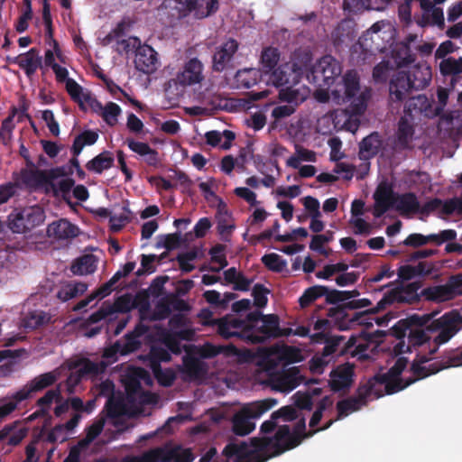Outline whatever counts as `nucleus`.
Listing matches in <instances>:
<instances>
[{"mask_svg":"<svg viewBox=\"0 0 462 462\" xmlns=\"http://www.w3.org/2000/svg\"><path fill=\"white\" fill-rule=\"evenodd\" d=\"M319 430L306 431V420L301 417L292 430L287 424L279 426L273 437H254L250 442H229L222 454L226 458L236 457L235 462H265L298 447L303 439L311 438Z\"/></svg>","mask_w":462,"mask_h":462,"instance_id":"nucleus-1","label":"nucleus"},{"mask_svg":"<svg viewBox=\"0 0 462 462\" xmlns=\"http://www.w3.org/2000/svg\"><path fill=\"white\" fill-rule=\"evenodd\" d=\"M369 377L365 383L360 384L356 390V395L337 402V420L347 416L350 412L356 411L366 406L369 402L376 400L386 394L398 393L418 380L424 377Z\"/></svg>","mask_w":462,"mask_h":462,"instance_id":"nucleus-2","label":"nucleus"},{"mask_svg":"<svg viewBox=\"0 0 462 462\" xmlns=\"http://www.w3.org/2000/svg\"><path fill=\"white\" fill-rule=\"evenodd\" d=\"M138 335L130 334L125 337L124 342H116L111 348L106 349L103 358L97 361H92L82 355H74L67 359L57 370L58 375L69 373V375H98L105 373L110 361L105 359H114L116 354L126 355L136 350L141 342L137 339Z\"/></svg>","mask_w":462,"mask_h":462,"instance_id":"nucleus-3","label":"nucleus"},{"mask_svg":"<svg viewBox=\"0 0 462 462\" xmlns=\"http://www.w3.org/2000/svg\"><path fill=\"white\" fill-rule=\"evenodd\" d=\"M435 315L436 313L432 312L422 316L414 315L411 318L412 323L419 327H425L424 330L438 333L432 338L433 347L430 350V355H434L439 346L448 342L462 328V316L456 311H450L439 319H432Z\"/></svg>","mask_w":462,"mask_h":462,"instance_id":"nucleus-4","label":"nucleus"},{"mask_svg":"<svg viewBox=\"0 0 462 462\" xmlns=\"http://www.w3.org/2000/svg\"><path fill=\"white\" fill-rule=\"evenodd\" d=\"M331 98L337 104L349 103V112L352 115H362L371 97L369 88H361L359 75L356 70H348L342 79V83L331 90Z\"/></svg>","mask_w":462,"mask_h":462,"instance_id":"nucleus-5","label":"nucleus"},{"mask_svg":"<svg viewBox=\"0 0 462 462\" xmlns=\"http://www.w3.org/2000/svg\"><path fill=\"white\" fill-rule=\"evenodd\" d=\"M302 360L301 351L294 346L275 345L269 348L263 349L257 365L265 372H269L268 375H280L274 371L280 368H285L287 365L300 362ZM297 367L290 369L289 374L282 375H296Z\"/></svg>","mask_w":462,"mask_h":462,"instance_id":"nucleus-6","label":"nucleus"},{"mask_svg":"<svg viewBox=\"0 0 462 462\" xmlns=\"http://www.w3.org/2000/svg\"><path fill=\"white\" fill-rule=\"evenodd\" d=\"M276 404V399L268 398L245 406L234 414L231 420L232 431L235 435L241 437L250 434L255 429V423L253 420Z\"/></svg>","mask_w":462,"mask_h":462,"instance_id":"nucleus-7","label":"nucleus"},{"mask_svg":"<svg viewBox=\"0 0 462 462\" xmlns=\"http://www.w3.org/2000/svg\"><path fill=\"white\" fill-rule=\"evenodd\" d=\"M125 386L126 402L136 413H141L144 405H156L160 401L157 393L144 391L142 382L147 385L152 384V377H120Z\"/></svg>","mask_w":462,"mask_h":462,"instance_id":"nucleus-8","label":"nucleus"},{"mask_svg":"<svg viewBox=\"0 0 462 462\" xmlns=\"http://www.w3.org/2000/svg\"><path fill=\"white\" fill-rule=\"evenodd\" d=\"M248 343L259 344L270 337L282 336L279 328V318L276 315H262L252 312L247 315Z\"/></svg>","mask_w":462,"mask_h":462,"instance_id":"nucleus-9","label":"nucleus"},{"mask_svg":"<svg viewBox=\"0 0 462 462\" xmlns=\"http://www.w3.org/2000/svg\"><path fill=\"white\" fill-rule=\"evenodd\" d=\"M58 377H35L28 384L15 392L11 397L0 399V420L10 415L19 402L31 397L32 393L40 392L52 385Z\"/></svg>","mask_w":462,"mask_h":462,"instance_id":"nucleus-10","label":"nucleus"},{"mask_svg":"<svg viewBox=\"0 0 462 462\" xmlns=\"http://www.w3.org/2000/svg\"><path fill=\"white\" fill-rule=\"evenodd\" d=\"M8 221L13 232L23 234L44 221V212L40 207H28L12 213Z\"/></svg>","mask_w":462,"mask_h":462,"instance_id":"nucleus-11","label":"nucleus"},{"mask_svg":"<svg viewBox=\"0 0 462 462\" xmlns=\"http://www.w3.org/2000/svg\"><path fill=\"white\" fill-rule=\"evenodd\" d=\"M370 305L371 301L368 299L354 300L342 306L331 308L328 311V316L335 321V324L340 330H346L354 324H362L361 319L364 317L363 313L357 312L349 315L346 312V310L362 309Z\"/></svg>","mask_w":462,"mask_h":462,"instance_id":"nucleus-12","label":"nucleus"},{"mask_svg":"<svg viewBox=\"0 0 462 462\" xmlns=\"http://www.w3.org/2000/svg\"><path fill=\"white\" fill-rule=\"evenodd\" d=\"M421 294L425 300L437 303L451 300L462 295V274L450 277L445 284L425 288Z\"/></svg>","mask_w":462,"mask_h":462,"instance_id":"nucleus-13","label":"nucleus"},{"mask_svg":"<svg viewBox=\"0 0 462 462\" xmlns=\"http://www.w3.org/2000/svg\"><path fill=\"white\" fill-rule=\"evenodd\" d=\"M254 383H258L265 387L271 388L273 392L288 393L297 388L302 382L308 386L319 384L321 380L319 377H253Z\"/></svg>","mask_w":462,"mask_h":462,"instance_id":"nucleus-14","label":"nucleus"},{"mask_svg":"<svg viewBox=\"0 0 462 462\" xmlns=\"http://www.w3.org/2000/svg\"><path fill=\"white\" fill-rule=\"evenodd\" d=\"M340 63L330 55L322 57L312 69L316 83L329 88L335 79L341 74Z\"/></svg>","mask_w":462,"mask_h":462,"instance_id":"nucleus-15","label":"nucleus"},{"mask_svg":"<svg viewBox=\"0 0 462 462\" xmlns=\"http://www.w3.org/2000/svg\"><path fill=\"white\" fill-rule=\"evenodd\" d=\"M205 80L204 64L198 58L186 60L176 74L175 81L181 87H191Z\"/></svg>","mask_w":462,"mask_h":462,"instance_id":"nucleus-16","label":"nucleus"},{"mask_svg":"<svg viewBox=\"0 0 462 462\" xmlns=\"http://www.w3.org/2000/svg\"><path fill=\"white\" fill-rule=\"evenodd\" d=\"M418 289V285L414 282L393 289L377 303L375 311L383 310L386 305L393 303L411 304L416 302L419 299Z\"/></svg>","mask_w":462,"mask_h":462,"instance_id":"nucleus-17","label":"nucleus"},{"mask_svg":"<svg viewBox=\"0 0 462 462\" xmlns=\"http://www.w3.org/2000/svg\"><path fill=\"white\" fill-rule=\"evenodd\" d=\"M238 47V42L233 38H228L226 42L216 47L212 57V69L216 72H222L226 69Z\"/></svg>","mask_w":462,"mask_h":462,"instance_id":"nucleus-18","label":"nucleus"},{"mask_svg":"<svg viewBox=\"0 0 462 462\" xmlns=\"http://www.w3.org/2000/svg\"><path fill=\"white\" fill-rule=\"evenodd\" d=\"M431 212H437L440 217L452 214L462 215V196L445 201L439 199H433L428 201L422 206L421 213L430 214Z\"/></svg>","mask_w":462,"mask_h":462,"instance_id":"nucleus-19","label":"nucleus"},{"mask_svg":"<svg viewBox=\"0 0 462 462\" xmlns=\"http://www.w3.org/2000/svg\"><path fill=\"white\" fill-rule=\"evenodd\" d=\"M345 340L342 336H331L327 340L322 354L315 355L309 362V369L312 374H323L325 367L328 365L331 361V355L337 351L340 343Z\"/></svg>","mask_w":462,"mask_h":462,"instance_id":"nucleus-20","label":"nucleus"},{"mask_svg":"<svg viewBox=\"0 0 462 462\" xmlns=\"http://www.w3.org/2000/svg\"><path fill=\"white\" fill-rule=\"evenodd\" d=\"M218 333L225 338L238 337L248 343L249 332L247 319L224 318L219 319Z\"/></svg>","mask_w":462,"mask_h":462,"instance_id":"nucleus-21","label":"nucleus"},{"mask_svg":"<svg viewBox=\"0 0 462 462\" xmlns=\"http://www.w3.org/2000/svg\"><path fill=\"white\" fill-rule=\"evenodd\" d=\"M409 77L404 70L394 73L389 82V99L391 103L402 102L412 91Z\"/></svg>","mask_w":462,"mask_h":462,"instance_id":"nucleus-22","label":"nucleus"},{"mask_svg":"<svg viewBox=\"0 0 462 462\" xmlns=\"http://www.w3.org/2000/svg\"><path fill=\"white\" fill-rule=\"evenodd\" d=\"M135 68L145 74H152L157 70L159 60L157 52L149 45L138 48L134 58Z\"/></svg>","mask_w":462,"mask_h":462,"instance_id":"nucleus-23","label":"nucleus"},{"mask_svg":"<svg viewBox=\"0 0 462 462\" xmlns=\"http://www.w3.org/2000/svg\"><path fill=\"white\" fill-rule=\"evenodd\" d=\"M395 197L396 194L393 193V189L389 186L385 184L379 185L374 194V216L375 217H380L388 209L393 208Z\"/></svg>","mask_w":462,"mask_h":462,"instance_id":"nucleus-24","label":"nucleus"},{"mask_svg":"<svg viewBox=\"0 0 462 462\" xmlns=\"http://www.w3.org/2000/svg\"><path fill=\"white\" fill-rule=\"evenodd\" d=\"M404 114L412 118L419 114L429 118L436 116L433 105L425 95H418L409 98L405 103Z\"/></svg>","mask_w":462,"mask_h":462,"instance_id":"nucleus-25","label":"nucleus"},{"mask_svg":"<svg viewBox=\"0 0 462 462\" xmlns=\"http://www.w3.org/2000/svg\"><path fill=\"white\" fill-rule=\"evenodd\" d=\"M176 456L174 446L164 445L134 456L135 462H173Z\"/></svg>","mask_w":462,"mask_h":462,"instance_id":"nucleus-26","label":"nucleus"},{"mask_svg":"<svg viewBox=\"0 0 462 462\" xmlns=\"http://www.w3.org/2000/svg\"><path fill=\"white\" fill-rule=\"evenodd\" d=\"M47 235L55 240H67L76 237L79 235V228L67 219L62 218L53 221L48 226Z\"/></svg>","mask_w":462,"mask_h":462,"instance_id":"nucleus-27","label":"nucleus"},{"mask_svg":"<svg viewBox=\"0 0 462 462\" xmlns=\"http://www.w3.org/2000/svg\"><path fill=\"white\" fill-rule=\"evenodd\" d=\"M67 174L68 171L63 167L51 169L47 171L30 170L23 173V179L30 185H41L49 183L50 180L65 177Z\"/></svg>","mask_w":462,"mask_h":462,"instance_id":"nucleus-28","label":"nucleus"},{"mask_svg":"<svg viewBox=\"0 0 462 462\" xmlns=\"http://www.w3.org/2000/svg\"><path fill=\"white\" fill-rule=\"evenodd\" d=\"M405 72L413 90L425 88L431 80V69L426 64L414 65Z\"/></svg>","mask_w":462,"mask_h":462,"instance_id":"nucleus-29","label":"nucleus"},{"mask_svg":"<svg viewBox=\"0 0 462 462\" xmlns=\"http://www.w3.org/2000/svg\"><path fill=\"white\" fill-rule=\"evenodd\" d=\"M12 62L16 63L31 78L42 67V57L37 49L32 48L29 51L12 59Z\"/></svg>","mask_w":462,"mask_h":462,"instance_id":"nucleus-30","label":"nucleus"},{"mask_svg":"<svg viewBox=\"0 0 462 462\" xmlns=\"http://www.w3.org/2000/svg\"><path fill=\"white\" fill-rule=\"evenodd\" d=\"M129 149L137 153L150 166H158L160 163L159 153L156 150L151 148L148 143L134 141L133 138L125 140Z\"/></svg>","mask_w":462,"mask_h":462,"instance_id":"nucleus-31","label":"nucleus"},{"mask_svg":"<svg viewBox=\"0 0 462 462\" xmlns=\"http://www.w3.org/2000/svg\"><path fill=\"white\" fill-rule=\"evenodd\" d=\"M462 365V347L450 352L441 360H435L424 366L423 369L429 374H437L444 368L457 367Z\"/></svg>","mask_w":462,"mask_h":462,"instance_id":"nucleus-32","label":"nucleus"},{"mask_svg":"<svg viewBox=\"0 0 462 462\" xmlns=\"http://www.w3.org/2000/svg\"><path fill=\"white\" fill-rule=\"evenodd\" d=\"M161 7L173 19L186 17L192 12L190 0H164Z\"/></svg>","mask_w":462,"mask_h":462,"instance_id":"nucleus-33","label":"nucleus"},{"mask_svg":"<svg viewBox=\"0 0 462 462\" xmlns=\"http://www.w3.org/2000/svg\"><path fill=\"white\" fill-rule=\"evenodd\" d=\"M428 332L424 330L421 328H410L409 334H408V342L409 345L406 346V350L403 349L405 346L404 343H400L395 346V349L398 348L399 352H404L410 350V346H420L425 345L426 343L429 344V351L430 348L433 347L432 340H430V337L428 336Z\"/></svg>","mask_w":462,"mask_h":462,"instance_id":"nucleus-34","label":"nucleus"},{"mask_svg":"<svg viewBox=\"0 0 462 462\" xmlns=\"http://www.w3.org/2000/svg\"><path fill=\"white\" fill-rule=\"evenodd\" d=\"M382 145L380 136L377 133H373L363 139L359 144V158L363 161H368L375 156Z\"/></svg>","mask_w":462,"mask_h":462,"instance_id":"nucleus-35","label":"nucleus"},{"mask_svg":"<svg viewBox=\"0 0 462 462\" xmlns=\"http://www.w3.org/2000/svg\"><path fill=\"white\" fill-rule=\"evenodd\" d=\"M393 208L401 215L415 213L420 208V203L413 193L396 194Z\"/></svg>","mask_w":462,"mask_h":462,"instance_id":"nucleus-36","label":"nucleus"},{"mask_svg":"<svg viewBox=\"0 0 462 462\" xmlns=\"http://www.w3.org/2000/svg\"><path fill=\"white\" fill-rule=\"evenodd\" d=\"M87 289L88 285L85 282L75 281L65 282L61 283L57 292V297L62 301H67L82 295Z\"/></svg>","mask_w":462,"mask_h":462,"instance_id":"nucleus-37","label":"nucleus"},{"mask_svg":"<svg viewBox=\"0 0 462 462\" xmlns=\"http://www.w3.org/2000/svg\"><path fill=\"white\" fill-rule=\"evenodd\" d=\"M97 258L93 254H84L76 259L70 271L76 275H87L93 273L97 269Z\"/></svg>","mask_w":462,"mask_h":462,"instance_id":"nucleus-38","label":"nucleus"},{"mask_svg":"<svg viewBox=\"0 0 462 462\" xmlns=\"http://www.w3.org/2000/svg\"><path fill=\"white\" fill-rule=\"evenodd\" d=\"M379 31L380 25L375 23L359 39L358 43L365 51L374 53L375 51H383L382 46L374 44L375 42L380 39V36L378 35Z\"/></svg>","mask_w":462,"mask_h":462,"instance_id":"nucleus-39","label":"nucleus"},{"mask_svg":"<svg viewBox=\"0 0 462 462\" xmlns=\"http://www.w3.org/2000/svg\"><path fill=\"white\" fill-rule=\"evenodd\" d=\"M316 161L317 153L314 151L296 144L295 152L286 160V166L290 168H300L302 162H315Z\"/></svg>","mask_w":462,"mask_h":462,"instance_id":"nucleus-40","label":"nucleus"},{"mask_svg":"<svg viewBox=\"0 0 462 462\" xmlns=\"http://www.w3.org/2000/svg\"><path fill=\"white\" fill-rule=\"evenodd\" d=\"M414 134L413 118L404 114L398 125L397 139L401 146L406 147Z\"/></svg>","mask_w":462,"mask_h":462,"instance_id":"nucleus-41","label":"nucleus"},{"mask_svg":"<svg viewBox=\"0 0 462 462\" xmlns=\"http://www.w3.org/2000/svg\"><path fill=\"white\" fill-rule=\"evenodd\" d=\"M280 60V52L276 48L268 47L262 51L261 70L264 74H270L278 67Z\"/></svg>","mask_w":462,"mask_h":462,"instance_id":"nucleus-42","label":"nucleus"},{"mask_svg":"<svg viewBox=\"0 0 462 462\" xmlns=\"http://www.w3.org/2000/svg\"><path fill=\"white\" fill-rule=\"evenodd\" d=\"M192 12L198 19L205 18L218 8V0H190Z\"/></svg>","mask_w":462,"mask_h":462,"instance_id":"nucleus-43","label":"nucleus"},{"mask_svg":"<svg viewBox=\"0 0 462 462\" xmlns=\"http://www.w3.org/2000/svg\"><path fill=\"white\" fill-rule=\"evenodd\" d=\"M307 90L305 88L300 89L293 87H286L279 91V98L287 104L298 106L307 98Z\"/></svg>","mask_w":462,"mask_h":462,"instance_id":"nucleus-44","label":"nucleus"},{"mask_svg":"<svg viewBox=\"0 0 462 462\" xmlns=\"http://www.w3.org/2000/svg\"><path fill=\"white\" fill-rule=\"evenodd\" d=\"M97 107L98 109L97 111L108 125L114 126L117 124V118L122 111L117 104L108 102L105 106H102L101 103L97 102Z\"/></svg>","mask_w":462,"mask_h":462,"instance_id":"nucleus-45","label":"nucleus"},{"mask_svg":"<svg viewBox=\"0 0 462 462\" xmlns=\"http://www.w3.org/2000/svg\"><path fill=\"white\" fill-rule=\"evenodd\" d=\"M114 157L109 152H103L86 164V168L96 173H101L103 171L112 167Z\"/></svg>","mask_w":462,"mask_h":462,"instance_id":"nucleus-46","label":"nucleus"},{"mask_svg":"<svg viewBox=\"0 0 462 462\" xmlns=\"http://www.w3.org/2000/svg\"><path fill=\"white\" fill-rule=\"evenodd\" d=\"M205 136L208 144L212 146L221 145L225 150L229 149L231 142L235 139V134L228 130L223 133L210 131Z\"/></svg>","mask_w":462,"mask_h":462,"instance_id":"nucleus-47","label":"nucleus"},{"mask_svg":"<svg viewBox=\"0 0 462 462\" xmlns=\"http://www.w3.org/2000/svg\"><path fill=\"white\" fill-rule=\"evenodd\" d=\"M66 90L71 98L75 102L79 103V106H83L91 100L90 94L88 92H85L81 86L72 79L66 80Z\"/></svg>","mask_w":462,"mask_h":462,"instance_id":"nucleus-48","label":"nucleus"},{"mask_svg":"<svg viewBox=\"0 0 462 462\" xmlns=\"http://www.w3.org/2000/svg\"><path fill=\"white\" fill-rule=\"evenodd\" d=\"M121 25H118L116 29L114 30L115 37L117 38V51L119 53H128L130 51H135L137 52L138 48L142 47L141 41L137 37H128L127 39H119Z\"/></svg>","mask_w":462,"mask_h":462,"instance_id":"nucleus-49","label":"nucleus"},{"mask_svg":"<svg viewBox=\"0 0 462 462\" xmlns=\"http://www.w3.org/2000/svg\"><path fill=\"white\" fill-rule=\"evenodd\" d=\"M440 73L444 76L456 77L462 73V57H448L439 62Z\"/></svg>","mask_w":462,"mask_h":462,"instance_id":"nucleus-50","label":"nucleus"},{"mask_svg":"<svg viewBox=\"0 0 462 462\" xmlns=\"http://www.w3.org/2000/svg\"><path fill=\"white\" fill-rule=\"evenodd\" d=\"M426 245H441L444 243H449L457 239V232L453 229L441 230L437 234L424 235Z\"/></svg>","mask_w":462,"mask_h":462,"instance_id":"nucleus-51","label":"nucleus"},{"mask_svg":"<svg viewBox=\"0 0 462 462\" xmlns=\"http://www.w3.org/2000/svg\"><path fill=\"white\" fill-rule=\"evenodd\" d=\"M328 288L325 286L315 285L307 289L300 298L299 302L301 308H306L316 300L319 297L325 295Z\"/></svg>","mask_w":462,"mask_h":462,"instance_id":"nucleus-52","label":"nucleus"},{"mask_svg":"<svg viewBox=\"0 0 462 462\" xmlns=\"http://www.w3.org/2000/svg\"><path fill=\"white\" fill-rule=\"evenodd\" d=\"M354 383V377H331L328 386L333 393L345 395Z\"/></svg>","mask_w":462,"mask_h":462,"instance_id":"nucleus-53","label":"nucleus"},{"mask_svg":"<svg viewBox=\"0 0 462 462\" xmlns=\"http://www.w3.org/2000/svg\"><path fill=\"white\" fill-rule=\"evenodd\" d=\"M258 73L255 69L239 70L236 74V80L240 87L250 88L256 84Z\"/></svg>","mask_w":462,"mask_h":462,"instance_id":"nucleus-54","label":"nucleus"},{"mask_svg":"<svg viewBox=\"0 0 462 462\" xmlns=\"http://www.w3.org/2000/svg\"><path fill=\"white\" fill-rule=\"evenodd\" d=\"M50 319L48 314L42 310L32 311L23 319V326L26 328L35 329L45 324Z\"/></svg>","mask_w":462,"mask_h":462,"instance_id":"nucleus-55","label":"nucleus"},{"mask_svg":"<svg viewBox=\"0 0 462 462\" xmlns=\"http://www.w3.org/2000/svg\"><path fill=\"white\" fill-rule=\"evenodd\" d=\"M183 371L187 375H203L204 363L198 357L186 356L183 358Z\"/></svg>","mask_w":462,"mask_h":462,"instance_id":"nucleus-56","label":"nucleus"},{"mask_svg":"<svg viewBox=\"0 0 462 462\" xmlns=\"http://www.w3.org/2000/svg\"><path fill=\"white\" fill-rule=\"evenodd\" d=\"M60 386L61 384L56 389L47 391L46 393L37 401L38 406L42 408V412H47L53 401L60 402L62 400L60 390Z\"/></svg>","mask_w":462,"mask_h":462,"instance_id":"nucleus-57","label":"nucleus"},{"mask_svg":"<svg viewBox=\"0 0 462 462\" xmlns=\"http://www.w3.org/2000/svg\"><path fill=\"white\" fill-rule=\"evenodd\" d=\"M55 179L54 180H50V184L52 187V189L56 195H61L66 197L69 194L72 187L74 186V180L70 178H62L60 180Z\"/></svg>","mask_w":462,"mask_h":462,"instance_id":"nucleus-58","label":"nucleus"},{"mask_svg":"<svg viewBox=\"0 0 462 462\" xmlns=\"http://www.w3.org/2000/svg\"><path fill=\"white\" fill-rule=\"evenodd\" d=\"M120 310L119 301L112 305L108 302H104L102 307L89 317V320L92 323H97L106 317L116 313Z\"/></svg>","mask_w":462,"mask_h":462,"instance_id":"nucleus-59","label":"nucleus"},{"mask_svg":"<svg viewBox=\"0 0 462 462\" xmlns=\"http://www.w3.org/2000/svg\"><path fill=\"white\" fill-rule=\"evenodd\" d=\"M291 399L293 406L297 410L311 411L313 408V400L306 392L298 391L292 395Z\"/></svg>","mask_w":462,"mask_h":462,"instance_id":"nucleus-60","label":"nucleus"},{"mask_svg":"<svg viewBox=\"0 0 462 462\" xmlns=\"http://www.w3.org/2000/svg\"><path fill=\"white\" fill-rule=\"evenodd\" d=\"M287 66H279L275 70L270 73L269 80L276 87L287 85L291 74L288 73Z\"/></svg>","mask_w":462,"mask_h":462,"instance_id":"nucleus-61","label":"nucleus"},{"mask_svg":"<svg viewBox=\"0 0 462 462\" xmlns=\"http://www.w3.org/2000/svg\"><path fill=\"white\" fill-rule=\"evenodd\" d=\"M14 112H15V110H14ZM14 113L5 118L0 128V141L5 145H9L12 140V133L15 126L14 124Z\"/></svg>","mask_w":462,"mask_h":462,"instance_id":"nucleus-62","label":"nucleus"},{"mask_svg":"<svg viewBox=\"0 0 462 462\" xmlns=\"http://www.w3.org/2000/svg\"><path fill=\"white\" fill-rule=\"evenodd\" d=\"M299 418V411L293 405L282 406L273 412V419H281L283 421L290 422Z\"/></svg>","mask_w":462,"mask_h":462,"instance_id":"nucleus-63","label":"nucleus"},{"mask_svg":"<svg viewBox=\"0 0 462 462\" xmlns=\"http://www.w3.org/2000/svg\"><path fill=\"white\" fill-rule=\"evenodd\" d=\"M262 261L266 267L275 272L282 271L286 265L285 262L276 254H265L263 256Z\"/></svg>","mask_w":462,"mask_h":462,"instance_id":"nucleus-64","label":"nucleus"}]
</instances>
